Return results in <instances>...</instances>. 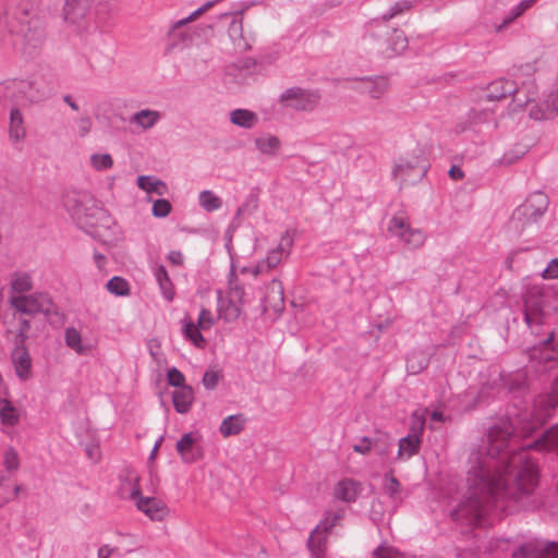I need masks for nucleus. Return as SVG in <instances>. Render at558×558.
<instances>
[{"label":"nucleus","mask_w":558,"mask_h":558,"mask_svg":"<svg viewBox=\"0 0 558 558\" xmlns=\"http://www.w3.org/2000/svg\"><path fill=\"white\" fill-rule=\"evenodd\" d=\"M64 206L72 218L80 225H90L88 219L105 213L97 206L88 192H73L66 195Z\"/></svg>","instance_id":"obj_8"},{"label":"nucleus","mask_w":558,"mask_h":558,"mask_svg":"<svg viewBox=\"0 0 558 558\" xmlns=\"http://www.w3.org/2000/svg\"><path fill=\"white\" fill-rule=\"evenodd\" d=\"M220 378L221 374L219 371L209 368L205 372L203 376V385L205 386L206 389L213 390L217 387Z\"/></svg>","instance_id":"obj_53"},{"label":"nucleus","mask_w":558,"mask_h":558,"mask_svg":"<svg viewBox=\"0 0 558 558\" xmlns=\"http://www.w3.org/2000/svg\"><path fill=\"white\" fill-rule=\"evenodd\" d=\"M449 177L452 179V180H461L464 178V172L462 171V169L458 166H452L449 170Z\"/></svg>","instance_id":"obj_61"},{"label":"nucleus","mask_w":558,"mask_h":558,"mask_svg":"<svg viewBox=\"0 0 558 558\" xmlns=\"http://www.w3.org/2000/svg\"><path fill=\"white\" fill-rule=\"evenodd\" d=\"M167 380L168 384L175 389L189 387V385L185 383V376L177 367H171L167 371Z\"/></svg>","instance_id":"obj_49"},{"label":"nucleus","mask_w":558,"mask_h":558,"mask_svg":"<svg viewBox=\"0 0 558 558\" xmlns=\"http://www.w3.org/2000/svg\"><path fill=\"white\" fill-rule=\"evenodd\" d=\"M361 492V483L351 478L340 481L335 487L336 498L345 502L354 501L359 497Z\"/></svg>","instance_id":"obj_25"},{"label":"nucleus","mask_w":558,"mask_h":558,"mask_svg":"<svg viewBox=\"0 0 558 558\" xmlns=\"http://www.w3.org/2000/svg\"><path fill=\"white\" fill-rule=\"evenodd\" d=\"M558 405V378L551 393L534 399L531 412H509L489 428L488 445L469 457L468 490L451 511L456 522L482 525L493 508L513 511L525 506L538 483V468L526 450L558 451V424L534 441L524 438L542 426Z\"/></svg>","instance_id":"obj_1"},{"label":"nucleus","mask_w":558,"mask_h":558,"mask_svg":"<svg viewBox=\"0 0 558 558\" xmlns=\"http://www.w3.org/2000/svg\"><path fill=\"white\" fill-rule=\"evenodd\" d=\"M106 289L116 296H128L131 293V287L126 279L120 276L112 277L107 283Z\"/></svg>","instance_id":"obj_42"},{"label":"nucleus","mask_w":558,"mask_h":558,"mask_svg":"<svg viewBox=\"0 0 558 558\" xmlns=\"http://www.w3.org/2000/svg\"><path fill=\"white\" fill-rule=\"evenodd\" d=\"M167 260L172 266H183L184 255L181 251H170L167 255Z\"/></svg>","instance_id":"obj_56"},{"label":"nucleus","mask_w":558,"mask_h":558,"mask_svg":"<svg viewBox=\"0 0 558 558\" xmlns=\"http://www.w3.org/2000/svg\"><path fill=\"white\" fill-rule=\"evenodd\" d=\"M130 498L136 508L153 521H162L169 514V509L162 500L144 497L138 487L132 489Z\"/></svg>","instance_id":"obj_13"},{"label":"nucleus","mask_w":558,"mask_h":558,"mask_svg":"<svg viewBox=\"0 0 558 558\" xmlns=\"http://www.w3.org/2000/svg\"><path fill=\"white\" fill-rule=\"evenodd\" d=\"M194 402V391L191 386L175 389L172 392V403L175 411L180 414H186L191 411Z\"/></svg>","instance_id":"obj_26"},{"label":"nucleus","mask_w":558,"mask_h":558,"mask_svg":"<svg viewBox=\"0 0 558 558\" xmlns=\"http://www.w3.org/2000/svg\"><path fill=\"white\" fill-rule=\"evenodd\" d=\"M153 274L163 299L168 302L173 301L175 296L174 284L166 267L161 264L155 265L153 267Z\"/></svg>","instance_id":"obj_22"},{"label":"nucleus","mask_w":558,"mask_h":558,"mask_svg":"<svg viewBox=\"0 0 558 558\" xmlns=\"http://www.w3.org/2000/svg\"><path fill=\"white\" fill-rule=\"evenodd\" d=\"M201 328L192 320H183V335L196 348L203 349L206 345V340L201 333Z\"/></svg>","instance_id":"obj_41"},{"label":"nucleus","mask_w":558,"mask_h":558,"mask_svg":"<svg viewBox=\"0 0 558 558\" xmlns=\"http://www.w3.org/2000/svg\"><path fill=\"white\" fill-rule=\"evenodd\" d=\"M33 276L28 271L16 270L10 275V295H24L33 290Z\"/></svg>","instance_id":"obj_20"},{"label":"nucleus","mask_w":558,"mask_h":558,"mask_svg":"<svg viewBox=\"0 0 558 558\" xmlns=\"http://www.w3.org/2000/svg\"><path fill=\"white\" fill-rule=\"evenodd\" d=\"M430 420L435 422H445L446 417L442 412L433 411V413L430 414Z\"/></svg>","instance_id":"obj_64"},{"label":"nucleus","mask_w":558,"mask_h":558,"mask_svg":"<svg viewBox=\"0 0 558 558\" xmlns=\"http://www.w3.org/2000/svg\"><path fill=\"white\" fill-rule=\"evenodd\" d=\"M20 105L35 104L44 98V94L32 81L20 80Z\"/></svg>","instance_id":"obj_33"},{"label":"nucleus","mask_w":558,"mask_h":558,"mask_svg":"<svg viewBox=\"0 0 558 558\" xmlns=\"http://www.w3.org/2000/svg\"><path fill=\"white\" fill-rule=\"evenodd\" d=\"M293 238L289 231H286L281 236L277 247L269 251L265 259H262L257 265L254 266V277L269 271L277 267L282 259L287 258L293 246Z\"/></svg>","instance_id":"obj_12"},{"label":"nucleus","mask_w":558,"mask_h":558,"mask_svg":"<svg viewBox=\"0 0 558 558\" xmlns=\"http://www.w3.org/2000/svg\"><path fill=\"white\" fill-rule=\"evenodd\" d=\"M413 3L409 0H400L396 2L393 5L389 8V10L383 14V16L379 20V22L386 24L387 21L402 14L403 12L410 10L412 8Z\"/></svg>","instance_id":"obj_47"},{"label":"nucleus","mask_w":558,"mask_h":558,"mask_svg":"<svg viewBox=\"0 0 558 558\" xmlns=\"http://www.w3.org/2000/svg\"><path fill=\"white\" fill-rule=\"evenodd\" d=\"M3 465L7 471H15L20 466L19 454L15 449L9 447L3 453Z\"/></svg>","instance_id":"obj_50"},{"label":"nucleus","mask_w":558,"mask_h":558,"mask_svg":"<svg viewBox=\"0 0 558 558\" xmlns=\"http://www.w3.org/2000/svg\"><path fill=\"white\" fill-rule=\"evenodd\" d=\"M333 522L329 525L319 524L314 531H312L307 541V548L311 553V558L326 556L328 531L333 526Z\"/></svg>","instance_id":"obj_19"},{"label":"nucleus","mask_w":558,"mask_h":558,"mask_svg":"<svg viewBox=\"0 0 558 558\" xmlns=\"http://www.w3.org/2000/svg\"><path fill=\"white\" fill-rule=\"evenodd\" d=\"M244 294V290L239 287H234L230 290V296L228 299L222 298L221 292H218V315L219 318L227 323L234 322L241 314V299Z\"/></svg>","instance_id":"obj_16"},{"label":"nucleus","mask_w":558,"mask_h":558,"mask_svg":"<svg viewBox=\"0 0 558 558\" xmlns=\"http://www.w3.org/2000/svg\"><path fill=\"white\" fill-rule=\"evenodd\" d=\"M517 19L512 16V14L509 12L501 21L500 24L495 26V31L497 33L502 32L507 26H509L511 23H513Z\"/></svg>","instance_id":"obj_59"},{"label":"nucleus","mask_w":558,"mask_h":558,"mask_svg":"<svg viewBox=\"0 0 558 558\" xmlns=\"http://www.w3.org/2000/svg\"><path fill=\"white\" fill-rule=\"evenodd\" d=\"M245 422L243 414L229 415L221 422L219 432L223 437L239 435L244 429Z\"/></svg>","instance_id":"obj_34"},{"label":"nucleus","mask_w":558,"mask_h":558,"mask_svg":"<svg viewBox=\"0 0 558 558\" xmlns=\"http://www.w3.org/2000/svg\"><path fill=\"white\" fill-rule=\"evenodd\" d=\"M9 303L16 312L26 315H48L53 310L52 299L48 293L35 292L24 295H10Z\"/></svg>","instance_id":"obj_10"},{"label":"nucleus","mask_w":558,"mask_h":558,"mask_svg":"<svg viewBox=\"0 0 558 558\" xmlns=\"http://www.w3.org/2000/svg\"><path fill=\"white\" fill-rule=\"evenodd\" d=\"M9 14L14 49L24 56L36 54L46 40V28L34 5L25 3Z\"/></svg>","instance_id":"obj_2"},{"label":"nucleus","mask_w":558,"mask_h":558,"mask_svg":"<svg viewBox=\"0 0 558 558\" xmlns=\"http://www.w3.org/2000/svg\"><path fill=\"white\" fill-rule=\"evenodd\" d=\"M427 362L420 354L412 353L407 359V369L410 374H417L426 368Z\"/></svg>","instance_id":"obj_48"},{"label":"nucleus","mask_w":558,"mask_h":558,"mask_svg":"<svg viewBox=\"0 0 558 558\" xmlns=\"http://www.w3.org/2000/svg\"><path fill=\"white\" fill-rule=\"evenodd\" d=\"M172 206L166 198L156 199L153 204L151 213L155 217L165 218L171 213Z\"/></svg>","instance_id":"obj_51"},{"label":"nucleus","mask_w":558,"mask_h":558,"mask_svg":"<svg viewBox=\"0 0 558 558\" xmlns=\"http://www.w3.org/2000/svg\"><path fill=\"white\" fill-rule=\"evenodd\" d=\"M137 186L146 193H155L159 196L167 194V184L154 175H140L136 180Z\"/></svg>","instance_id":"obj_35"},{"label":"nucleus","mask_w":558,"mask_h":558,"mask_svg":"<svg viewBox=\"0 0 558 558\" xmlns=\"http://www.w3.org/2000/svg\"><path fill=\"white\" fill-rule=\"evenodd\" d=\"M0 422L5 427H13L20 422V410L8 399H0Z\"/></svg>","instance_id":"obj_36"},{"label":"nucleus","mask_w":558,"mask_h":558,"mask_svg":"<svg viewBox=\"0 0 558 558\" xmlns=\"http://www.w3.org/2000/svg\"><path fill=\"white\" fill-rule=\"evenodd\" d=\"M230 122L239 128L253 129L257 125L258 116L248 109H234L229 113Z\"/></svg>","instance_id":"obj_30"},{"label":"nucleus","mask_w":558,"mask_h":558,"mask_svg":"<svg viewBox=\"0 0 558 558\" xmlns=\"http://www.w3.org/2000/svg\"><path fill=\"white\" fill-rule=\"evenodd\" d=\"M520 93L521 89L517 88L513 82L499 78L487 85L484 98L488 101H495L505 98L508 95H513V101L517 102L519 107L531 102L532 98L527 97L522 99L520 97Z\"/></svg>","instance_id":"obj_14"},{"label":"nucleus","mask_w":558,"mask_h":558,"mask_svg":"<svg viewBox=\"0 0 558 558\" xmlns=\"http://www.w3.org/2000/svg\"><path fill=\"white\" fill-rule=\"evenodd\" d=\"M21 487L19 485L11 486L7 476L0 471V507L7 505L10 500L14 499Z\"/></svg>","instance_id":"obj_44"},{"label":"nucleus","mask_w":558,"mask_h":558,"mask_svg":"<svg viewBox=\"0 0 558 558\" xmlns=\"http://www.w3.org/2000/svg\"><path fill=\"white\" fill-rule=\"evenodd\" d=\"M20 80L10 78L0 83V101L20 105Z\"/></svg>","instance_id":"obj_38"},{"label":"nucleus","mask_w":558,"mask_h":558,"mask_svg":"<svg viewBox=\"0 0 558 558\" xmlns=\"http://www.w3.org/2000/svg\"><path fill=\"white\" fill-rule=\"evenodd\" d=\"M89 162H90L92 168L95 171H99V172L110 170L114 165L112 156L108 153L92 154L89 157Z\"/></svg>","instance_id":"obj_46"},{"label":"nucleus","mask_w":558,"mask_h":558,"mask_svg":"<svg viewBox=\"0 0 558 558\" xmlns=\"http://www.w3.org/2000/svg\"><path fill=\"white\" fill-rule=\"evenodd\" d=\"M198 439L199 437L197 434L186 433L178 440L175 449L183 462L193 463L197 460V456L194 453L193 448Z\"/></svg>","instance_id":"obj_24"},{"label":"nucleus","mask_w":558,"mask_h":558,"mask_svg":"<svg viewBox=\"0 0 558 558\" xmlns=\"http://www.w3.org/2000/svg\"><path fill=\"white\" fill-rule=\"evenodd\" d=\"M426 409L416 410L411 414L410 421V428L408 435L414 436L417 438H422V434L424 432L425 427V421H426Z\"/></svg>","instance_id":"obj_43"},{"label":"nucleus","mask_w":558,"mask_h":558,"mask_svg":"<svg viewBox=\"0 0 558 558\" xmlns=\"http://www.w3.org/2000/svg\"><path fill=\"white\" fill-rule=\"evenodd\" d=\"M94 260L99 269H104L107 264V258L99 252H94Z\"/></svg>","instance_id":"obj_62"},{"label":"nucleus","mask_w":558,"mask_h":558,"mask_svg":"<svg viewBox=\"0 0 558 558\" xmlns=\"http://www.w3.org/2000/svg\"><path fill=\"white\" fill-rule=\"evenodd\" d=\"M198 204L207 213L219 210L222 199L210 190H204L198 194Z\"/></svg>","instance_id":"obj_40"},{"label":"nucleus","mask_w":558,"mask_h":558,"mask_svg":"<svg viewBox=\"0 0 558 558\" xmlns=\"http://www.w3.org/2000/svg\"><path fill=\"white\" fill-rule=\"evenodd\" d=\"M12 362L16 375L25 380L29 377L32 368V360L27 349L24 345H19L12 352Z\"/></svg>","instance_id":"obj_21"},{"label":"nucleus","mask_w":558,"mask_h":558,"mask_svg":"<svg viewBox=\"0 0 558 558\" xmlns=\"http://www.w3.org/2000/svg\"><path fill=\"white\" fill-rule=\"evenodd\" d=\"M372 31V37L378 40H383L386 48L380 46V50L385 53L398 54L403 52L409 45L405 34L397 28H390L387 24L379 22L375 19L369 24Z\"/></svg>","instance_id":"obj_9"},{"label":"nucleus","mask_w":558,"mask_h":558,"mask_svg":"<svg viewBox=\"0 0 558 558\" xmlns=\"http://www.w3.org/2000/svg\"><path fill=\"white\" fill-rule=\"evenodd\" d=\"M265 300L274 306L283 304L284 293L281 281L277 279L271 280Z\"/></svg>","instance_id":"obj_45"},{"label":"nucleus","mask_w":558,"mask_h":558,"mask_svg":"<svg viewBox=\"0 0 558 558\" xmlns=\"http://www.w3.org/2000/svg\"><path fill=\"white\" fill-rule=\"evenodd\" d=\"M197 325L204 331L209 330L215 325V317L213 313L209 310L203 307L199 311Z\"/></svg>","instance_id":"obj_52"},{"label":"nucleus","mask_w":558,"mask_h":558,"mask_svg":"<svg viewBox=\"0 0 558 558\" xmlns=\"http://www.w3.org/2000/svg\"><path fill=\"white\" fill-rule=\"evenodd\" d=\"M86 453L89 457V459H92L94 461H98L99 458H100V450H99V447L97 445H93L90 447H87L86 448Z\"/></svg>","instance_id":"obj_60"},{"label":"nucleus","mask_w":558,"mask_h":558,"mask_svg":"<svg viewBox=\"0 0 558 558\" xmlns=\"http://www.w3.org/2000/svg\"><path fill=\"white\" fill-rule=\"evenodd\" d=\"M256 149L265 156L274 157L277 155L281 147V141L278 136L271 134H264L254 141Z\"/></svg>","instance_id":"obj_31"},{"label":"nucleus","mask_w":558,"mask_h":558,"mask_svg":"<svg viewBox=\"0 0 558 558\" xmlns=\"http://www.w3.org/2000/svg\"><path fill=\"white\" fill-rule=\"evenodd\" d=\"M388 232L411 250L421 247L426 240L424 232L420 229H412L401 215H396L390 219Z\"/></svg>","instance_id":"obj_11"},{"label":"nucleus","mask_w":558,"mask_h":558,"mask_svg":"<svg viewBox=\"0 0 558 558\" xmlns=\"http://www.w3.org/2000/svg\"><path fill=\"white\" fill-rule=\"evenodd\" d=\"M64 102L74 111H78L80 107L76 101L73 100V98L70 95H65L63 97Z\"/></svg>","instance_id":"obj_63"},{"label":"nucleus","mask_w":558,"mask_h":558,"mask_svg":"<svg viewBox=\"0 0 558 558\" xmlns=\"http://www.w3.org/2000/svg\"><path fill=\"white\" fill-rule=\"evenodd\" d=\"M543 277L546 279L558 278V258L553 259L544 269Z\"/></svg>","instance_id":"obj_58"},{"label":"nucleus","mask_w":558,"mask_h":558,"mask_svg":"<svg viewBox=\"0 0 558 558\" xmlns=\"http://www.w3.org/2000/svg\"><path fill=\"white\" fill-rule=\"evenodd\" d=\"M65 344L75 351L77 354L83 355L92 350L89 344H84L81 332L74 327H68L64 331Z\"/></svg>","instance_id":"obj_37"},{"label":"nucleus","mask_w":558,"mask_h":558,"mask_svg":"<svg viewBox=\"0 0 558 558\" xmlns=\"http://www.w3.org/2000/svg\"><path fill=\"white\" fill-rule=\"evenodd\" d=\"M322 95L317 89L293 86L284 89L278 97L281 108L295 112H313L319 106Z\"/></svg>","instance_id":"obj_6"},{"label":"nucleus","mask_w":558,"mask_h":558,"mask_svg":"<svg viewBox=\"0 0 558 558\" xmlns=\"http://www.w3.org/2000/svg\"><path fill=\"white\" fill-rule=\"evenodd\" d=\"M550 99L546 100L543 104H536L530 109V117L534 120H546L551 119L558 114V96L549 97Z\"/></svg>","instance_id":"obj_27"},{"label":"nucleus","mask_w":558,"mask_h":558,"mask_svg":"<svg viewBox=\"0 0 558 558\" xmlns=\"http://www.w3.org/2000/svg\"><path fill=\"white\" fill-rule=\"evenodd\" d=\"M422 444V438L407 435L399 439L398 444V459L405 461L418 453Z\"/></svg>","instance_id":"obj_32"},{"label":"nucleus","mask_w":558,"mask_h":558,"mask_svg":"<svg viewBox=\"0 0 558 558\" xmlns=\"http://www.w3.org/2000/svg\"><path fill=\"white\" fill-rule=\"evenodd\" d=\"M77 133L81 137H85L92 131L93 122L90 117L82 116L76 121Z\"/></svg>","instance_id":"obj_54"},{"label":"nucleus","mask_w":558,"mask_h":558,"mask_svg":"<svg viewBox=\"0 0 558 558\" xmlns=\"http://www.w3.org/2000/svg\"><path fill=\"white\" fill-rule=\"evenodd\" d=\"M161 119V114L157 110L142 109L130 118V123L135 124L143 131L154 128Z\"/></svg>","instance_id":"obj_28"},{"label":"nucleus","mask_w":558,"mask_h":558,"mask_svg":"<svg viewBox=\"0 0 558 558\" xmlns=\"http://www.w3.org/2000/svg\"><path fill=\"white\" fill-rule=\"evenodd\" d=\"M513 558H558V544L534 539L523 544L512 555Z\"/></svg>","instance_id":"obj_15"},{"label":"nucleus","mask_w":558,"mask_h":558,"mask_svg":"<svg viewBox=\"0 0 558 558\" xmlns=\"http://www.w3.org/2000/svg\"><path fill=\"white\" fill-rule=\"evenodd\" d=\"M427 170V162L421 156L413 154L399 157L393 163L391 174L400 185L415 184L423 180Z\"/></svg>","instance_id":"obj_7"},{"label":"nucleus","mask_w":558,"mask_h":558,"mask_svg":"<svg viewBox=\"0 0 558 558\" xmlns=\"http://www.w3.org/2000/svg\"><path fill=\"white\" fill-rule=\"evenodd\" d=\"M384 493L392 500V501H401L402 500V489L401 484L393 475L392 471H389L384 476Z\"/></svg>","instance_id":"obj_39"},{"label":"nucleus","mask_w":558,"mask_h":558,"mask_svg":"<svg viewBox=\"0 0 558 558\" xmlns=\"http://www.w3.org/2000/svg\"><path fill=\"white\" fill-rule=\"evenodd\" d=\"M362 84V90L374 99H380L390 87L389 81L385 76L365 78Z\"/></svg>","instance_id":"obj_29"},{"label":"nucleus","mask_w":558,"mask_h":558,"mask_svg":"<svg viewBox=\"0 0 558 558\" xmlns=\"http://www.w3.org/2000/svg\"><path fill=\"white\" fill-rule=\"evenodd\" d=\"M27 131L24 124V117L20 109L12 108L9 121V140L16 144L26 138Z\"/></svg>","instance_id":"obj_23"},{"label":"nucleus","mask_w":558,"mask_h":558,"mask_svg":"<svg viewBox=\"0 0 558 558\" xmlns=\"http://www.w3.org/2000/svg\"><path fill=\"white\" fill-rule=\"evenodd\" d=\"M93 0H64L62 7V21L70 36L86 41L95 33L96 24L92 17Z\"/></svg>","instance_id":"obj_3"},{"label":"nucleus","mask_w":558,"mask_h":558,"mask_svg":"<svg viewBox=\"0 0 558 558\" xmlns=\"http://www.w3.org/2000/svg\"><path fill=\"white\" fill-rule=\"evenodd\" d=\"M524 322L530 329L543 325L548 316L558 311L553 294L538 286H531L525 289L522 295Z\"/></svg>","instance_id":"obj_4"},{"label":"nucleus","mask_w":558,"mask_h":558,"mask_svg":"<svg viewBox=\"0 0 558 558\" xmlns=\"http://www.w3.org/2000/svg\"><path fill=\"white\" fill-rule=\"evenodd\" d=\"M372 449V440L368 437H363L359 444L353 446V450L361 454H366Z\"/></svg>","instance_id":"obj_57"},{"label":"nucleus","mask_w":558,"mask_h":558,"mask_svg":"<svg viewBox=\"0 0 558 558\" xmlns=\"http://www.w3.org/2000/svg\"><path fill=\"white\" fill-rule=\"evenodd\" d=\"M219 0L205 2L189 16L173 22L168 31V37L173 46L190 47L196 37L210 29V26L186 27L187 24L196 21L201 15L211 9Z\"/></svg>","instance_id":"obj_5"},{"label":"nucleus","mask_w":558,"mask_h":558,"mask_svg":"<svg viewBox=\"0 0 558 558\" xmlns=\"http://www.w3.org/2000/svg\"><path fill=\"white\" fill-rule=\"evenodd\" d=\"M536 0H522L517 5H514L509 12L515 19L520 17L525 11L534 5Z\"/></svg>","instance_id":"obj_55"},{"label":"nucleus","mask_w":558,"mask_h":558,"mask_svg":"<svg viewBox=\"0 0 558 558\" xmlns=\"http://www.w3.org/2000/svg\"><path fill=\"white\" fill-rule=\"evenodd\" d=\"M549 199L541 191L531 194L526 201L518 207L517 215L525 218L527 222H534L547 210Z\"/></svg>","instance_id":"obj_17"},{"label":"nucleus","mask_w":558,"mask_h":558,"mask_svg":"<svg viewBox=\"0 0 558 558\" xmlns=\"http://www.w3.org/2000/svg\"><path fill=\"white\" fill-rule=\"evenodd\" d=\"M228 35L236 52L242 53L252 48L254 38L244 34L242 17H232L228 27Z\"/></svg>","instance_id":"obj_18"}]
</instances>
